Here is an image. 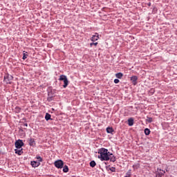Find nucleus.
Here are the masks:
<instances>
[{
    "label": "nucleus",
    "mask_w": 177,
    "mask_h": 177,
    "mask_svg": "<svg viewBox=\"0 0 177 177\" xmlns=\"http://www.w3.org/2000/svg\"><path fill=\"white\" fill-rule=\"evenodd\" d=\"M133 168L134 170L135 169H139V168H140V164L137 163L136 165H133Z\"/></svg>",
    "instance_id": "4be33fe9"
},
{
    "label": "nucleus",
    "mask_w": 177,
    "mask_h": 177,
    "mask_svg": "<svg viewBox=\"0 0 177 177\" xmlns=\"http://www.w3.org/2000/svg\"><path fill=\"white\" fill-rule=\"evenodd\" d=\"M12 81H13V76H12V75H9V73H7L4 75L3 82H6V84H11Z\"/></svg>",
    "instance_id": "7ed1b4c3"
},
{
    "label": "nucleus",
    "mask_w": 177,
    "mask_h": 177,
    "mask_svg": "<svg viewBox=\"0 0 177 177\" xmlns=\"http://www.w3.org/2000/svg\"><path fill=\"white\" fill-rule=\"evenodd\" d=\"M160 171H162L163 175L165 174V171L160 169Z\"/></svg>",
    "instance_id": "473e14b6"
},
{
    "label": "nucleus",
    "mask_w": 177,
    "mask_h": 177,
    "mask_svg": "<svg viewBox=\"0 0 177 177\" xmlns=\"http://www.w3.org/2000/svg\"><path fill=\"white\" fill-rule=\"evenodd\" d=\"M115 77L116 78H118V80H121V78H122V77H124V73L119 72L118 73L115 74Z\"/></svg>",
    "instance_id": "4468645a"
},
{
    "label": "nucleus",
    "mask_w": 177,
    "mask_h": 177,
    "mask_svg": "<svg viewBox=\"0 0 177 177\" xmlns=\"http://www.w3.org/2000/svg\"><path fill=\"white\" fill-rule=\"evenodd\" d=\"M130 80L131 81L133 85H137L138 84V76H136V75L131 76L130 77Z\"/></svg>",
    "instance_id": "0eeeda50"
},
{
    "label": "nucleus",
    "mask_w": 177,
    "mask_h": 177,
    "mask_svg": "<svg viewBox=\"0 0 177 177\" xmlns=\"http://www.w3.org/2000/svg\"><path fill=\"white\" fill-rule=\"evenodd\" d=\"M104 164H105V165H107V164H109V162H104Z\"/></svg>",
    "instance_id": "c9c22d12"
},
{
    "label": "nucleus",
    "mask_w": 177,
    "mask_h": 177,
    "mask_svg": "<svg viewBox=\"0 0 177 177\" xmlns=\"http://www.w3.org/2000/svg\"><path fill=\"white\" fill-rule=\"evenodd\" d=\"M15 154H18V156H21L23 154V149H15Z\"/></svg>",
    "instance_id": "f8f14e48"
},
{
    "label": "nucleus",
    "mask_w": 177,
    "mask_h": 177,
    "mask_svg": "<svg viewBox=\"0 0 177 177\" xmlns=\"http://www.w3.org/2000/svg\"><path fill=\"white\" fill-rule=\"evenodd\" d=\"M158 176V177L164 176V173H162V172H159Z\"/></svg>",
    "instance_id": "c85d7f7f"
},
{
    "label": "nucleus",
    "mask_w": 177,
    "mask_h": 177,
    "mask_svg": "<svg viewBox=\"0 0 177 177\" xmlns=\"http://www.w3.org/2000/svg\"><path fill=\"white\" fill-rule=\"evenodd\" d=\"M15 146L16 149H21L23 146H24V142H23V140H17L15 142Z\"/></svg>",
    "instance_id": "423d86ee"
},
{
    "label": "nucleus",
    "mask_w": 177,
    "mask_h": 177,
    "mask_svg": "<svg viewBox=\"0 0 177 177\" xmlns=\"http://www.w3.org/2000/svg\"><path fill=\"white\" fill-rule=\"evenodd\" d=\"M90 167H91V168H95V167H96V162L95 160H91L90 162Z\"/></svg>",
    "instance_id": "6ab92c4d"
},
{
    "label": "nucleus",
    "mask_w": 177,
    "mask_h": 177,
    "mask_svg": "<svg viewBox=\"0 0 177 177\" xmlns=\"http://www.w3.org/2000/svg\"><path fill=\"white\" fill-rule=\"evenodd\" d=\"M30 165H32V168H37L41 165V162L33 160L30 162Z\"/></svg>",
    "instance_id": "6e6552de"
},
{
    "label": "nucleus",
    "mask_w": 177,
    "mask_h": 177,
    "mask_svg": "<svg viewBox=\"0 0 177 177\" xmlns=\"http://www.w3.org/2000/svg\"><path fill=\"white\" fill-rule=\"evenodd\" d=\"M36 158H37V160H38L37 162H42V161H44V160L41 158V157L38 155H37Z\"/></svg>",
    "instance_id": "5701e85b"
},
{
    "label": "nucleus",
    "mask_w": 177,
    "mask_h": 177,
    "mask_svg": "<svg viewBox=\"0 0 177 177\" xmlns=\"http://www.w3.org/2000/svg\"><path fill=\"white\" fill-rule=\"evenodd\" d=\"M93 45L95 46H97V42H95H95H92V43L90 44V46H93Z\"/></svg>",
    "instance_id": "bb28decb"
},
{
    "label": "nucleus",
    "mask_w": 177,
    "mask_h": 177,
    "mask_svg": "<svg viewBox=\"0 0 177 177\" xmlns=\"http://www.w3.org/2000/svg\"><path fill=\"white\" fill-rule=\"evenodd\" d=\"M59 80V81H64L63 88L68 86V79H67V76L65 75H61Z\"/></svg>",
    "instance_id": "20e7f679"
},
{
    "label": "nucleus",
    "mask_w": 177,
    "mask_h": 177,
    "mask_svg": "<svg viewBox=\"0 0 177 177\" xmlns=\"http://www.w3.org/2000/svg\"><path fill=\"white\" fill-rule=\"evenodd\" d=\"M24 127H28V124L25 123V124H24Z\"/></svg>",
    "instance_id": "7c9ffc66"
},
{
    "label": "nucleus",
    "mask_w": 177,
    "mask_h": 177,
    "mask_svg": "<svg viewBox=\"0 0 177 177\" xmlns=\"http://www.w3.org/2000/svg\"><path fill=\"white\" fill-rule=\"evenodd\" d=\"M113 82H114V84H118V83L120 82V80H118V79H115V80H113Z\"/></svg>",
    "instance_id": "cd10ccee"
},
{
    "label": "nucleus",
    "mask_w": 177,
    "mask_h": 177,
    "mask_svg": "<svg viewBox=\"0 0 177 177\" xmlns=\"http://www.w3.org/2000/svg\"><path fill=\"white\" fill-rule=\"evenodd\" d=\"M127 176L131 177V170H129L127 173Z\"/></svg>",
    "instance_id": "c756f323"
},
{
    "label": "nucleus",
    "mask_w": 177,
    "mask_h": 177,
    "mask_svg": "<svg viewBox=\"0 0 177 177\" xmlns=\"http://www.w3.org/2000/svg\"><path fill=\"white\" fill-rule=\"evenodd\" d=\"M52 115L49 113H46V115H45V120L46 121H49V120H52Z\"/></svg>",
    "instance_id": "ddd939ff"
},
{
    "label": "nucleus",
    "mask_w": 177,
    "mask_h": 177,
    "mask_svg": "<svg viewBox=\"0 0 177 177\" xmlns=\"http://www.w3.org/2000/svg\"><path fill=\"white\" fill-rule=\"evenodd\" d=\"M146 122H149V124H151V122H153V118H150L147 116L146 119Z\"/></svg>",
    "instance_id": "412c9836"
},
{
    "label": "nucleus",
    "mask_w": 177,
    "mask_h": 177,
    "mask_svg": "<svg viewBox=\"0 0 177 177\" xmlns=\"http://www.w3.org/2000/svg\"><path fill=\"white\" fill-rule=\"evenodd\" d=\"M29 146H35V140L34 138H30L29 140Z\"/></svg>",
    "instance_id": "2eb2a0df"
},
{
    "label": "nucleus",
    "mask_w": 177,
    "mask_h": 177,
    "mask_svg": "<svg viewBox=\"0 0 177 177\" xmlns=\"http://www.w3.org/2000/svg\"><path fill=\"white\" fill-rule=\"evenodd\" d=\"M106 131L107 133H111V135H114V129H113V127H109L106 129Z\"/></svg>",
    "instance_id": "9d476101"
},
{
    "label": "nucleus",
    "mask_w": 177,
    "mask_h": 177,
    "mask_svg": "<svg viewBox=\"0 0 177 177\" xmlns=\"http://www.w3.org/2000/svg\"><path fill=\"white\" fill-rule=\"evenodd\" d=\"M62 168H63V172H64V173L68 172V166L65 165L64 166H63Z\"/></svg>",
    "instance_id": "aec40b11"
},
{
    "label": "nucleus",
    "mask_w": 177,
    "mask_h": 177,
    "mask_svg": "<svg viewBox=\"0 0 177 177\" xmlns=\"http://www.w3.org/2000/svg\"><path fill=\"white\" fill-rule=\"evenodd\" d=\"M27 57H28V53L24 51L23 52V57H22L23 60H26V59H27Z\"/></svg>",
    "instance_id": "dca6fc26"
},
{
    "label": "nucleus",
    "mask_w": 177,
    "mask_h": 177,
    "mask_svg": "<svg viewBox=\"0 0 177 177\" xmlns=\"http://www.w3.org/2000/svg\"><path fill=\"white\" fill-rule=\"evenodd\" d=\"M55 97H56V89H53L52 86L48 87L47 88V102H53Z\"/></svg>",
    "instance_id": "f03ea898"
},
{
    "label": "nucleus",
    "mask_w": 177,
    "mask_h": 177,
    "mask_svg": "<svg viewBox=\"0 0 177 177\" xmlns=\"http://www.w3.org/2000/svg\"><path fill=\"white\" fill-rule=\"evenodd\" d=\"M156 92V90L154 89V88H151L150 90H149V95H154V93Z\"/></svg>",
    "instance_id": "393cba45"
},
{
    "label": "nucleus",
    "mask_w": 177,
    "mask_h": 177,
    "mask_svg": "<svg viewBox=\"0 0 177 177\" xmlns=\"http://www.w3.org/2000/svg\"><path fill=\"white\" fill-rule=\"evenodd\" d=\"M109 171H111V172H115V167H110Z\"/></svg>",
    "instance_id": "a878e982"
},
{
    "label": "nucleus",
    "mask_w": 177,
    "mask_h": 177,
    "mask_svg": "<svg viewBox=\"0 0 177 177\" xmlns=\"http://www.w3.org/2000/svg\"><path fill=\"white\" fill-rule=\"evenodd\" d=\"M98 158L102 161H111V162H115L117 161V158L113 153H110L109 149L106 148H100L98 149Z\"/></svg>",
    "instance_id": "f257e3e1"
},
{
    "label": "nucleus",
    "mask_w": 177,
    "mask_h": 177,
    "mask_svg": "<svg viewBox=\"0 0 177 177\" xmlns=\"http://www.w3.org/2000/svg\"><path fill=\"white\" fill-rule=\"evenodd\" d=\"M54 165L55 167L58 169H62V168H63L64 166V162H63L62 160H57L55 161Z\"/></svg>",
    "instance_id": "39448f33"
},
{
    "label": "nucleus",
    "mask_w": 177,
    "mask_h": 177,
    "mask_svg": "<svg viewBox=\"0 0 177 177\" xmlns=\"http://www.w3.org/2000/svg\"><path fill=\"white\" fill-rule=\"evenodd\" d=\"M128 125L129 127H133V124H134V120L133 118H130L128 119Z\"/></svg>",
    "instance_id": "9b49d317"
},
{
    "label": "nucleus",
    "mask_w": 177,
    "mask_h": 177,
    "mask_svg": "<svg viewBox=\"0 0 177 177\" xmlns=\"http://www.w3.org/2000/svg\"><path fill=\"white\" fill-rule=\"evenodd\" d=\"M0 121H2V115H0Z\"/></svg>",
    "instance_id": "72a5a7b5"
},
{
    "label": "nucleus",
    "mask_w": 177,
    "mask_h": 177,
    "mask_svg": "<svg viewBox=\"0 0 177 177\" xmlns=\"http://www.w3.org/2000/svg\"><path fill=\"white\" fill-rule=\"evenodd\" d=\"M144 132L147 136H149V135H150L151 131L148 128H146L145 129Z\"/></svg>",
    "instance_id": "a211bd4d"
},
{
    "label": "nucleus",
    "mask_w": 177,
    "mask_h": 177,
    "mask_svg": "<svg viewBox=\"0 0 177 177\" xmlns=\"http://www.w3.org/2000/svg\"><path fill=\"white\" fill-rule=\"evenodd\" d=\"M20 111H21V108H20L19 106H16L15 107V113H20Z\"/></svg>",
    "instance_id": "b1692460"
},
{
    "label": "nucleus",
    "mask_w": 177,
    "mask_h": 177,
    "mask_svg": "<svg viewBox=\"0 0 177 177\" xmlns=\"http://www.w3.org/2000/svg\"><path fill=\"white\" fill-rule=\"evenodd\" d=\"M97 39H99V34L95 33L94 35H93V37L91 38V41H92L93 42H95L96 41H97Z\"/></svg>",
    "instance_id": "1a4fd4ad"
},
{
    "label": "nucleus",
    "mask_w": 177,
    "mask_h": 177,
    "mask_svg": "<svg viewBox=\"0 0 177 177\" xmlns=\"http://www.w3.org/2000/svg\"><path fill=\"white\" fill-rule=\"evenodd\" d=\"M147 6H151V3H150V2L148 3H147Z\"/></svg>",
    "instance_id": "2f4dec72"
},
{
    "label": "nucleus",
    "mask_w": 177,
    "mask_h": 177,
    "mask_svg": "<svg viewBox=\"0 0 177 177\" xmlns=\"http://www.w3.org/2000/svg\"><path fill=\"white\" fill-rule=\"evenodd\" d=\"M19 133L20 136H26V133H24V130H23V129H19Z\"/></svg>",
    "instance_id": "f3484780"
},
{
    "label": "nucleus",
    "mask_w": 177,
    "mask_h": 177,
    "mask_svg": "<svg viewBox=\"0 0 177 177\" xmlns=\"http://www.w3.org/2000/svg\"><path fill=\"white\" fill-rule=\"evenodd\" d=\"M106 169H107L108 168H110V165L106 166Z\"/></svg>",
    "instance_id": "f704fd0d"
}]
</instances>
